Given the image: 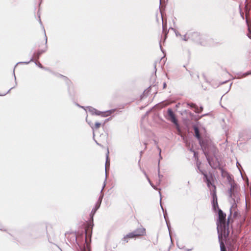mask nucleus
<instances>
[{
    "label": "nucleus",
    "instance_id": "9b49d317",
    "mask_svg": "<svg viewBox=\"0 0 251 251\" xmlns=\"http://www.w3.org/2000/svg\"><path fill=\"white\" fill-rule=\"evenodd\" d=\"M220 248L221 251H226L224 243L222 241L220 242Z\"/></svg>",
    "mask_w": 251,
    "mask_h": 251
},
{
    "label": "nucleus",
    "instance_id": "2eb2a0df",
    "mask_svg": "<svg viewBox=\"0 0 251 251\" xmlns=\"http://www.w3.org/2000/svg\"><path fill=\"white\" fill-rule=\"evenodd\" d=\"M251 75V71H248V72H247L246 73L244 74V75L245 76H246L248 75Z\"/></svg>",
    "mask_w": 251,
    "mask_h": 251
},
{
    "label": "nucleus",
    "instance_id": "f8f14e48",
    "mask_svg": "<svg viewBox=\"0 0 251 251\" xmlns=\"http://www.w3.org/2000/svg\"><path fill=\"white\" fill-rule=\"evenodd\" d=\"M175 125H176V129H177V134H178V135H180V134H181V130H180V129L179 126V125H178V123H176V124H175Z\"/></svg>",
    "mask_w": 251,
    "mask_h": 251
},
{
    "label": "nucleus",
    "instance_id": "ddd939ff",
    "mask_svg": "<svg viewBox=\"0 0 251 251\" xmlns=\"http://www.w3.org/2000/svg\"><path fill=\"white\" fill-rule=\"evenodd\" d=\"M249 11H250V8L248 7V4H247L245 6V12H246V16H247L249 14Z\"/></svg>",
    "mask_w": 251,
    "mask_h": 251
},
{
    "label": "nucleus",
    "instance_id": "0eeeda50",
    "mask_svg": "<svg viewBox=\"0 0 251 251\" xmlns=\"http://www.w3.org/2000/svg\"><path fill=\"white\" fill-rule=\"evenodd\" d=\"M194 129L195 131V136L199 140V142L201 144V139L200 134L199 130L198 127L195 126L194 127Z\"/></svg>",
    "mask_w": 251,
    "mask_h": 251
},
{
    "label": "nucleus",
    "instance_id": "7ed1b4c3",
    "mask_svg": "<svg viewBox=\"0 0 251 251\" xmlns=\"http://www.w3.org/2000/svg\"><path fill=\"white\" fill-rule=\"evenodd\" d=\"M145 229L143 228L137 229L133 232L129 233L126 235L123 239V241L126 242H128V239L143 236L145 234Z\"/></svg>",
    "mask_w": 251,
    "mask_h": 251
},
{
    "label": "nucleus",
    "instance_id": "f257e3e1",
    "mask_svg": "<svg viewBox=\"0 0 251 251\" xmlns=\"http://www.w3.org/2000/svg\"><path fill=\"white\" fill-rule=\"evenodd\" d=\"M229 219H228L227 222L226 221V214L224 213L221 209H219L218 210L217 229L218 232L220 231L221 235L225 238L227 237L229 235Z\"/></svg>",
    "mask_w": 251,
    "mask_h": 251
},
{
    "label": "nucleus",
    "instance_id": "6e6552de",
    "mask_svg": "<svg viewBox=\"0 0 251 251\" xmlns=\"http://www.w3.org/2000/svg\"><path fill=\"white\" fill-rule=\"evenodd\" d=\"M213 206L215 210L216 207H218L217 199L216 194L214 193L213 195Z\"/></svg>",
    "mask_w": 251,
    "mask_h": 251
},
{
    "label": "nucleus",
    "instance_id": "20e7f679",
    "mask_svg": "<svg viewBox=\"0 0 251 251\" xmlns=\"http://www.w3.org/2000/svg\"><path fill=\"white\" fill-rule=\"evenodd\" d=\"M239 187L235 183H231L229 194L234 201H237L239 198Z\"/></svg>",
    "mask_w": 251,
    "mask_h": 251
},
{
    "label": "nucleus",
    "instance_id": "4468645a",
    "mask_svg": "<svg viewBox=\"0 0 251 251\" xmlns=\"http://www.w3.org/2000/svg\"><path fill=\"white\" fill-rule=\"evenodd\" d=\"M189 105H190V106L192 108H195V112H199L197 110H198V107L194 103H190V104H189Z\"/></svg>",
    "mask_w": 251,
    "mask_h": 251
},
{
    "label": "nucleus",
    "instance_id": "f03ea898",
    "mask_svg": "<svg viewBox=\"0 0 251 251\" xmlns=\"http://www.w3.org/2000/svg\"><path fill=\"white\" fill-rule=\"evenodd\" d=\"M185 38H186L187 40H191L197 44L202 46L206 45L207 43L206 38L201 35L199 32L196 31H189L187 32L185 35Z\"/></svg>",
    "mask_w": 251,
    "mask_h": 251
},
{
    "label": "nucleus",
    "instance_id": "423d86ee",
    "mask_svg": "<svg viewBox=\"0 0 251 251\" xmlns=\"http://www.w3.org/2000/svg\"><path fill=\"white\" fill-rule=\"evenodd\" d=\"M168 120L171 121L174 124L177 123V120L175 114L171 109H168Z\"/></svg>",
    "mask_w": 251,
    "mask_h": 251
},
{
    "label": "nucleus",
    "instance_id": "1a4fd4ad",
    "mask_svg": "<svg viewBox=\"0 0 251 251\" xmlns=\"http://www.w3.org/2000/svg\"><path fill=\"white\" fill-rule=\"evenodd\" d=\"M202 174L204 176V181L206 182L207 185L208 187H210V185L212 184L210 180L209 179V178L207 177V176L206 174H204V173L202 172Z\"/></svg>",
    "mask_w": 251,
    "mask_h": 251
},
{
    "label": "nucleus",
    "instance_id": "a211bd4d",
    "mask_svg": "<svg viewBox=\"0 0 251 251\" xmlns=\"http://www.w3.org/2000/svg\"><path fill=\"white\" fill-rule=\"evenodd\" d=\"M41 53H42V52L38 53V56H37V57H39V55Z\"/></svg>",
    "mask_w": 251,
    "mask_h": 251
},
{
    "label": "nucleus",
    "instance_id": "9d476101",
    "mask_svg": "<svg viewBox=\"0 0 251 251\" xmlns=\"http://www.w3.org/2000/svg\"><path fill=\"white\" fill-rule=\"evenodd\" d=\"M101 126V124L99 122H96L95 124L91 126L93 130H97L100 128Z\"/></svg>",
    "mask_w": 251,
    "mask_h": 251
},
{
    "label": "nucleus",
    "instance_id": "dca6fc26",
    "mask_svg": "<svg viewBox=\"0 0 251 251\" xmlns=\"http://www.w3.org/2000/svg\"><path fill=\"white\" fill-rule=\"evenodd\" d=\"M107 154H108V152L107 153ZM108 155L107 154V156H106V163H108Z\"/></svg>",
    "mask_w": 251,
    "mask_h": 251
},
{
    "label": "nucleus",
    "instance_id": "f3484780",
    "mask_svg": "<svg viewBox=\"0 0 251 251\" xmlns=\"http://www.w3.org/2000/svg\"><path fill=\"white\" fill-rule=\"evenodd\" d=\"M166 86H167V85H166V83H164V84H163V89H165L166 87Z\"/></svg>",
    "mask_w": 251,
    "mask_h": 251
},
{
    "label": "nucleus",
    "instance_id": "39448f33",
    "mask_svg": "<svg viewBox=\"0 0 251 251\" xmlns=\"http://www.w3.org/2000/svg\"><path fill=\"white\" fill-rule=\"evenodd\" d=\"M92 228V225L91 224H87L85 227V243L87 246L88 245L89 242L91 241Z\"/></svg>",
    "mask_w": 251,
    "mask_h": 251
}]
</instances>
